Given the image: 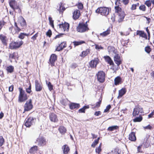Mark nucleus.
Here are the masks:
<instances>
[{
  "label": "nucleus",
  "instance_id": "1",
  "mask_svg": "<svg viewBox=\"0 0 154 154\" xmlns=\"http://www.w3.org/2000/svg\"><path fill=\"white\" fill-rule=\"evenodd\" d=\"M89 20L87 21L85 23H79L78 26L76 28L77 31L79 32L83 33L88 31L89 29L88 27V22Z\"/></svg>",
  "mask_w": 154,
  "mask_h": 154
},
{
  "label": "nucleus",
  "instance_id": "2",
  "mask_svg": "<svg viewBox=\"0 0 154 154\" xmlns=\"http://www.w3.org/2000/svg\"><path fill=\"white\" fill-rule=\"evenodd\" d=\"M20 94L18 97L19 102H22L24 101L27 99V96L24 91L23 90L22 88H19Z\"/></svg>",
  "mask_w": 154,
  "mask_h": 154
},
{
  "label": "nucleus",
  "instance_id": "3",
  "mask_svg": "<svg viewBox=\"0 0 154 154\" xmlns=\"http://www.w3.org/2000/svg\"><path fill=\"white\" fill-rule=\"evenodd\" d=\"M95 12L97 13H100L102 15L106 16L109 14V9L106 7H100L95 11Z\"/></svg>",
  "mask_w": 154,
  "mask_h": 154
},
{
  "label": "nucleus",
  "instance_id": "4",
  "mask_svg": "<svg viewBox=\"0 0 154 154\" xmlns=\"http://www.w3.org/2000/svg\"><path fill=\"white\" fill-rule=\"evenodd\" d=\"M23 43L22 41L19 42H11L9 45V48L11 49H16L19 48Z\"/></svg>",
  "mask_w": 154,
  "mask_h": 154
},
{
  "label": "nucleus",
  "instance_id": "5",
  "mask_svg": "<svg viewBox=\"0 0 154 154\" xmlns=\"http://www.w3.org/2000/svg\"><path fill=\"white\" fill-rule=\"evenodd\" d=\"M9 4L10 7L13 10L18 9L19 12H21V10L19 8L17 3L15 0H11L9 1Z\"/></svg>",
  "mask_w": 154,
  "mask_h": 154
},
{
  "label": "nucleus",
  "instance_id": "6",
  "mask_svg": "<svg viewBox=\"0 0 154 154\" xmlns=\"http://www.w3.org/2000/svg\"><path fill=\"white\" fill-rule=\"evenodd\" d=\"M98 80L101 83L105 81V74L103 71H99L96 74Z\"/></svg>",
  "mask_w": 154,
  "mask_h": 154
},
{
  "label": "nucleus",
  "instance_id": "7",
  "mask_svg": "<svg viewBox=\"0 0 154 154\" xmlns=\"http://www.w3.org/2000/svg\"><path fill=\"white\" fill-rule=\"evenodd\" d=\"M35 119L33 117H30L26 120L25 125L27 127H29L32 125H34L35 123Z\"/></svg>",
  "mask_w": 154,
  "mask_h": 154
},
{
  "label": "nucleus",
  "instance_id": "8",
  "mask_svg": "<svg viewBox=\"0 0 154 154\" xmlns=\"http://www.w3.org/2000/svg\"><path fill=\"white\" fill-rule=\"evenodd\" d=\"M32 100L30 99L27 101L24 106V110L25 111H28L32 108Z\"/></svg>",
  "mask_w": 154,
  "mask_h": 154
},
{
  "label": "nucleus",
  "instance_id": "9",
  "mask_svg": "<svg viewBox=\"0 0 154 154\" xmlns=\"http://www.w3.org/2000/svg\"><path fill=\"white\" fill-rule=\"evenodd\" d=\"M99 60L98 58H95L94 60H91L89 63L90 67L92 68H96L97 64L99 63Z\"/></svg>",
  "mask_w": 154,
  "mask_h": 154
},
{
  "label": "nucleus",
  "instance_id": "10",
  "mask_svg": "<svg viewBox=\"0 0 154 154\" xmlns=\"http://www.w3.org/2000/svg\"><path fill=\"white\" fill-rule=\"evenodd\" d=\"M107 49L109 53L114 56L116 55H118L117 51L116 49L113 46H109L107 48Z\"/></svg>",
  "mask_w": 154,
  "mask_h": 154
},
{
  "label": "nucleus",
  "instance_id": "11",
  "mask_svg": "<svg viewBox=\"0 0 154 154\" xmlns=\"http://www.w3.org/2000/svg\"><path fill=\"white\" fill-rule=\"evenodd\" d=\"M35 90L36 91H41L43 88L42 85L37 80H35Z\"/></svg>",
  "mask_w": 154,
  "mask_h": 154
},
{
  "label": "nucleus",
  "instance_id": "12",
  "mask_svg": "<svg viewBox=\"0 0 154 154\" xmlns=\"http://www.w3.org/2000/svg\"><path fill=\"white\" fill-rule=\"evenodd\" d=\"M36 143H37L38 145L43 146L46 144L45 140L43 138H39L36 140Z\"/></svg>",
  "mask_w": 154,
  "mask_h": 154
},
{
  "label": "nucleus",
  "instance_id": "13",
  "mask_svg": "<svg viewBox=\"0 0 154 154\" xmlns=\"http://www.w3.org/2000/svg\"><path fill=\"white\" fill-rule=\"evenodd\" d=\"M57 56L54 54H53L51 55L49 59V62L51 66H54L55 62L57 59Z\"/></svg>",
  "mask_w": 154,
  "mask_h": 154
},
{
  "label": "nucleus",
  "instance_id": "14",
  "mask_svg": "<svg viewBox=\"0 0 154 154\" xmlns=\"http://www.w3.org/2000/svg\"><path fill=\"white\" fill-rule=\"evenodd\" d=\"M50 119L51 121L57 122L58 121V119L56 115L53 113H50L49 115Z\"/></svg>",
  "mask_w": 154,
  "mask_h": 154
},
{
  "label": "nucleus",
  "instance_id": "15",
  "mask_svg": "<svg viewBox=\"0 0 154 154\" xmlns=\"http://www.w3.org/2000/svg\"><path fill=\"white\" fill-rule=\"evenodd\" d=\"M114 60L115 63L119 66L122 63V60L121 59L120 57L119 54L114 55Z\"/></svg>",
  "mask_w": 154,
  "mask_h": 154
},
{
  "label": "nucleus",
  "instance_id": "16",
  "mask_svg": "<svg viewBox=\"0 0 154 154\" xmlns=\"http://www.w3.org/2000/svg\"><path fill=\"white\" fill-rule=\"evenodd\" d=\"M60 27L63 28L64 31H68L69 29V25L68 23L65 22L64 24H60Z\"/></svg>",
  "mask_w": 154,
  "mask_h": 154
},
{
  "label": "nucleus",
  "instance_id": "17",
  "mask_svg": "<svg viewBox=\"0 0 154 154\" xmlns=\"http://www.w3.org/2000/svg\"><path fill=\"white\" fill-rule=\"evenodd\" d=\"M73 19H77L79 17L80 15V11L78 10H75L73 12Z\"/></svg>",
  "mask_w": 154,
  "mask_h": 154
},
{
  "label": "nucleus",
  "instance_id": "18",
  "mask_svg": "<svg viewBox=\"0 0 154 154\" xmlns=\"http://www.w3.org/2000/svg\"><path fill=\"white\" fill-rule=\"evenodd\" d=\"M137 35H139L140 37L145 38L146 39H147V37L146 33L143 31L137 30Z\"/></svg>",
  "mask_w": 154,
  "mask_h": 154
},
{
  "label": "nucleus",
  "instance_id": "19",
  "mask_svg": "<svg viewBox=\"0 0 154 154\" xmlns=\"http://www.w3.org/2000/svg\"><path fill=\"white\" fill-rule=\"evenodd\" d=\"M104 58L106 61L110 65H113L114 64L113 61L109 56H105L104 57Z\"/></svg>",
  "mask_w": 154,
  "mask_h": 154
},
{
  "label": "nucleus",
  "instance_id": "20",
  "mask_svg": "<svg viewBox=\"0 0 154 154\" xmlns=\"http://www.w3.org/2000/svg\"><path fill=\"white\" fill-rule=\"evenodd\" d=\"M129 139L130 140L133 141H134L136 140V138L134 132H132L129 135Z\"/></svg>",
  "mask_w": 154,
  "mask_h": 154
},
{
  "label": "nucleus",
  "instance_id": "21",
  "mask_svg": "<svg viewBox=\"0 0 154 154\" xmlns=\"http://www.w3.org/2000/svg\"><path fill=\"white\" fill-rule=\"evenodd\" d=\"M79 104L75 103H71L69 104V107L70 109H78L79 107Z\"/></svg>",
  "mask_w": 154,
  "mask_h": 154
},
{
  "label": "nucleus",
  "instance_id": "22",
  "mask_svg": "<svg viewBox=\"0 0 154 154\" xmlns=\"http://www.w3.org/2000/svg\"><path fill=\"white\" fill-rule=\"evenodd\" d=\"M62 149L63 154H67L70 150L69 146L67 145H63L62 147Z\"/></svg>",
  "mask_w": 154,
  "mask_h": 154
},
{
  "label": "nucleus",
  "instance_id": "23",
  "mask_svg": "<svg viewBox=\"0 0 154 154\" xmlns=\"http://www.w3.org/2000/svg\"><path fill=\"white\" fill-rule=\"evenodd\" d=\"M127 91L125 88H122L119 91V96L118 98L121 97L124 95L126 93Z\"/></svg>",
  "mask_w": 154,
  "mask_h": 154
},
{
  "label": "nucleus",
  "instance_id": "24",
  "mask_svg": "<svg viewBox=\"0 0 154 154\" xmlns=\"http://www.w3.org/2000/svg\"><path fill=\"white\" fill-rule=\"evenodd\" d=\"M139 106L137 105L135 106V107L134 109L133 112V116H136L138 115L139 114Z\"/></svg>",
  "mask_w": 154,
  "mask_h": 154
},
{
  "label": "nucleus",
  "instance_id": "25",
  "mask_svg": "<svg viewBox=\"0 0 154 154\" xmlns=\"http://www.w3.org/2000/svg\"><path fill=\"white\" fill-rule=\"evenodd\" d=\"M115 85H117L122 82V79L119 76H117L114 79Z\"/></svg>",
  "mask_w": 154,
  "mask_h": 154
},
{
  "label": "nucleus",
  "instance_id": "26",
  "mask_svg": "<svg viewBox=\"0 0 154 154\" xmlns=\"http://www.w3.org/2000/svg\"><path fill=\"white\" fill-rule=\"evenodd\" d=\"M58 130L59 131L60 133L62 134H64L66 131V129L63 126H60L58 128Z\"/></svg>",
  "mask_w": 154,
  "mask_h": 154
},
{
  "label": "nucleus",
  "instance_id": "27",
  "mask_svg": "<svg viewBox=\"0 0 154 154\" xmlns=\"http://www.w3.org/2000/svg\"><path fill=\"white\" fill-rule=\"evenodd\" d=\"M110 28L109 27L106 31L100 33V35H101L103 36H105L109 34L110 33Z\"/></svg>",
  "mask_w": 154,
  "mask_h": 154
},
{
  "label": "nucleus",
  "instance_id": "28",
  "mask_svg": "<svg viewBox=\"0 0 154 154\" xmlns=\"http://www.w3.org/2000/svg\"><path fill=\"white\" fill-rule=\"evenodd\" d=\"M89 106L88 105L85 106L79 110V113H85V109H88Z\"/></svg>",
  "mask_w": 154,
  "mask_h": 154
},
{
  "label": "nucleus",
  "instance_id": "29",
  "mask_svg": "<svg viewBox=\"0 0 154 154\" xmlns=\"http://www.w3.org/2000/svg\"><path fill=\"white\" fill-rule=\"evenodd\" d=\"M0 39L1 40L3 44L5 45L6 44V37L3 35H0Z\"/></svg>",
  "mask_w": 154,
  "mask_h": 154
},
{
  "label": "nucleus",
  "instance_id": "30",
  "mask_svg": "<svg viewBox=\"0 0 154 154\" xmlns=\"http://www.w3.org/2000/svg\"><path fill=\"white\" fill-rule=\"evenodd\" d=\"M125 12L122 11L118 14L119 16L120 19H123L125 16Z\"/></svg>",
  "mask_w": 154,
  "mask_h": 154
},
{
  "label": "nucleus",
  "instance_id": "31",
  "mask_svg": "<svg viewBox=\"0 0 154 154\" xmlns=\"http://www.w3.org/2000/svg\"><path fill=\"white\" fill-rule=\"evenodd\" d=\"M14 67L12 66H10L7 67L6 70L8 72L12 73L14 71Z\"/></svg>",
  "mask_w": 154,
  "mask_h": 154
},
{
  "label": "nucleus",
  "instance_id": "32",
  "mask_svg": "<svg viewBox=\"0 0 154 154\" xmlns=\"http://www.w3.org/2000/svg\"><path fill=\"white\" fill-rule=\"evenodd\" d=\"M85 41H74L73 42L74 45L75 46H77L79 45H81L82 44L85 43Z\"/></svg>",
  "mask_w": 154,
  "mask_h": 154
},
{
  "label": "nucleus",
  "instance_id": "33",
  "mask_svg": "<svg viewBox=\"0 0 154 154\" xmlns=\"http://www.w3.org/2000/svg\"><path fill=\"white\" fill-rule=\"evenodd\" d=\"M118 128V127L116 125L112 126L109 127L107 130L109 131H112L114 130H116Z\"/></svg>",
  "mask_w": 154,
  "mask_h": 154
},
{
  "label": "nucleus",
  "instance_id": "34",
  "mask_svg": "<svg viewBox=\"0 0 154 154\" xmlns=\"http://www.w3.org/2000/svg\"><path fill=\"white\" fill-rule=\"evenodd\" d=\"M37 147H38L36 146H34L29 149V152L31 153H33L34 152L36 151L37 150Z\"/></svg>",
  "mask_w": 154,
  "mask_h": 154
},
{
  "label": "nucleus",
  "instance_id": "35",
  "mask_svg": "<svg viewBox=\"0 0 154 154\" xmlns=\"http://www.w3.org/2000/svg\"><path fill=\"white\" fill-rule=\"evenodd\" d=\"M69 100L67 99H63L61 101V103L64 106L67 105L68 103Z\"/></svg>",
  "mask_w": 154,
  "mask_h": 154
},
{
  "label": "nucleus",
  "instance_id": "36",
  "mask_svg": "<svg viewBox=\"0 0 154 154\" xmlns=\"http://www.w3.org/2000/svg\"><path fill=\"white\" fill-rule=\"evenodd\" d=\"M142 117L141 116H140L139 117H137L134 119L133 121L134 122H140L142 120Z\"/></svg>",
  "mask_w": 154,
  "mask_h": 154
},
{
  "label": "nucleus",
  "instance_id": "37",
  "mask_svg": "<svg viewBox=\"0 0 154 154\" xmlns=\"http://www.w3.org/2000/svg\"><path fill=\"white\" fill-rule=\"evenodd\" d=\"M29 34H26L24 33H21L19 35L18 37L19 38L21 39H23L26 36H28Z\"/></svg>",
  "mask_w": 154,
  "mask_h": 154
},
{
  "label": "nucleus",
  "instance_id": "38",
  "mask_svg": "<svg viewBox=\"0 0 154 154\" xmlns=\"http://www.w3.org/2000/svg\"><path fill=\"white\" fill-rule=\"evenodd\" d=\"M115 12L116 13H118V14L121 12V11H122V8L118 6H116L115 7Z\"/></svg>",
  "mask_w": 154,
  "mask_h": 154
},
{
  "label": "nucleus",
  "instance_id": "39",
  "mask_svg": "<svg viewBox=\"0 0 154 154\" xmlns=\"http://www.w3.org/2000/svg\"><path fill=\"white\" fill-rule=\"evenodd\" d=\"M90 51L89 49H87L86 51H83L82 52V56L84 57L86 56L88 54L90 53Z\"/></svg>",
  "mask_w": 154,
  "mask_h": 154
},
{
  "label": "nucleus",
  "instance_id": "40",
  "mask_svg": "<svg viewBox=\"0 0 154 154\" xmlns=\"http://www.w3.org/2000/svg\"><path fill=\"white\" fill-rule=\"evenodd\" d=\"M16 53L15 52H14L13 54H9V58L11 59H15L16 57Z\"/></svg>",
  "mask_w": 154,
  "mask_h": 154
},
{
  "label": "nucleus",
  "instance_id": "41",
  "mask_svg": "<svg viewBox=\"0 0 154 154\" xmlns=\"http://www.w3.org/2000/svg\"><path fill=\"white\" fill-rule=\"evenodd\" d=\"M20 23L22 26L24 27L26 25L25 20H20Z\"/></svg>",
  "mask_w": 154,
  "mask_h": 154
},
{
  "label": "nucleus",
  "instance_id": "42",
  "mask_svg": "<svg viewBox=\"0 0 154 154\" xmlns=\"http://www.w3.org/2000/svg\"><path fill=\"white\" fill-rule=\"evenodd\" d=\"M60 8L59 9V11L60 12H62L65 10V8L64 7L62 6V3L61 2L60 3Z\"/></svg>",
  "mask_w": 154,
  "mask_h": 154
},
{
  "label": "nucleus",
  "instance_id": "43",
  "mask_svg": "<svg viewBox=\"0 0 154 154\" xmlns=\"http://www.w3.org/2000/svg\"><path fill=\"white\" fill-rule=\"evenodd\" d=\"M4 142V139L2 136H0V146H2Z\"/></svg>",
  "mask_w": 154,
  "mask_h": 154
},
{
  "label": "nucleus",
  "instance_id": "44",
  "mask_svg": "<svg viewBox=\"0 0 154 154\" xmlns=\"http://www.w3.org/2000/svg\"><path fill=\"white\" fill-rule=\"evenodd\" d=\"M48 86L50 91H51L53 89V86L50 82H49L48 84Z\"/></svg>",
  "mask_w": 154,
  "mask_h": 154
},
{
  "label": "nucleus",
  "instance_id": "45",
  "mask_svg": "<svg viewBox=\"0 0 154 154\" xmlns=\"http://www.w3.org/2000/svg\"><path fill=\"white\" fill-rule=\"evenodd\" d=\"M145 50L146 52L148 53H149L151 51V49L149 46H148L145 48Z\"/></svg>",
  "mask_w": 154,
  "mask_h": 154
},
{
  "label": "nucleus",
  "instance_id": "46",
  "mask_svg": "<svg viewBox=\"0 0 154 154\" xmlns=\"http://www.w3.org/2000/svg\"><path fill=\"white\" fill-rule=\"evenodd\" d=\"M46 35L47 36L50 37L52 35V32L51 29H49L46 33Z\"/></svg>",
  "mask_w": 154,
  "mask_h": 154
},
{
  "label": "nucleus",
  "instance_id": "47",
  "mask_svg": "<svg viewBox=\"0 0 154 154\" xmlns=\"http://www.w3.org/2000/svg\"><path fill=\"white\" fill-rule=\"evenodd\" d=\"M102 98H100L99 100V101L96 103V106L95 107H99L101 103Z\"/></svg>",
  "mask_w": 154,
  "mask_h": 154
},
{
  "label": "nucleus",
  "instance_id": "48",
  "mask_svg": "<svg viewBox=\"0 0 154 154\" xmlns=\"http://www.w3.org/2000/svg\"><path fill=\"white\" fill-rule=\"evenodd\" d=\"M139 9L143 11H145L146 10V7L144 5H141L139 7Z\"/></svg>",
  "mask_w": 154,
  "mask_h": 154
},
{
  "label": "nucleus",
  "instance_id": "49",
  "mask_svg": "<svg viewBox=\"0 0 154 154\" xmlns=\"http://www.w3.org/2000/svg\"><path fill=\"white\" fill-rule=\"evenodd\" d=\"M60 46L62 47V48L63 49V48H65L66 46V42H64L61 43L60 44Z\"/></svg>",
  "mask_w": 154,
  "mask_h": 154
},
{
  "label": "nucleus",
  "instance_id": "50",
  "mask_svg": "<svg viewBox=\"0 0 154 154\" xmlns=\"http://www.w3.org/2000/svg\"><path fill=\"white\" fill-rule=\"evenodd\" d=\"M111 108V105H109L106 107V109L104 110V112H108Z\"/></svg>",
  "mask_w": 154,
  "mask_h": 154
},
{
  "label": "nucleus",
  "instance_id": "51",
  "mask_svg": "<svg viewBox=\"0 0 154 154\" xmlns=\"http://www.w3.org/2000/svg\"><path fill=\"white\" fill-rule=\"evenodd\" d=\"M101 151V144H100L99 146L96 149V152L97 153H99Z\"/></svg>",
  "mask_w": 154,
  "mask_h": 154
},
{
  "label": "nucleus",
  "instance_id": "52",
  "mask_svg": "<svg viewBox=\"0 0 154 154\" xmlns=\"http://www.w3.org/2000/svg\"><path fill=\"white\" fill-rule=\"evenodd\" d=\"M77 64L75 63H72L71 65V67L72 69H75L77 67Z\"/></svg>",
  "mask_w": 154,
  "mask_h": 154
},
{
  "label": "nucleus",
  "instance_id": "53",
  "mask_svg": "<svg viewBox=\"0 0 154 154\" xmlns=\"http://www.w3.org/2000/svg\"><path fill=\"white\" fill-rule=\"evenodd\" d=\"M95 48L97 49L100 50L103 49V48L102 47L98 45H96Z\"/></svg>",
  "mask_w": 154,
  "mask_h": 154
},
{
  "label": "nucleus",
  "instance_id": "54",
  "mask_svg": "<svg viewBox=\"0 0 154 154\" xmlns=\"http://www.w3.org/2000/svg\"><path fill=\"white\" fill-rule=\"evenodd\" d=\"M31 85H30L28 88L26 89V91L27 93L30 94L31 92Z\"/></svg>",
  "mask_w": 154,
  "mask_h": 154
},
{
  "label": "nucleus",
  "instance_id": "55",
  "mask_svg": "<svg viewBox=\"0 0 154 154\" xmlns=\"http://www.w3.org/2000/svg\"><path fill=\"white\" fill-rule=\"evenodd\" d=\"M78 8L80 9H82L83 7V5L81 3H79L78 5Z\"/></svg>",
  "mask_w": 154,
  "mask_h": 154
},
{
  "label": "nucleus",
  "instance_id": "56",
  "mask_svg": "<svg viewBox=\"0 0 154 154\" xmlns=\"http://www.w3.org/2000/svg\"><path fill=\"white\" fill-rule=\"evenodd\" d=\"M150 0L147 1L145 2V4L148 7H150L151 5V2Z\"/></svg>",
  "mask_w": 154,
  "mask_h": 154
},
{
  "label": "nucleus",
  "instance_id": "57",
  "mask_svg": "<svg viewBox=\"0 0 154 154\" xmlns=\"http://www.w3.org/2000/svg\"><path fill=\"white\" fill-rule=\"evenodd\" d=\"M4 25V22L3 20L0 21V31Z\"/></svg>",
  "mask_w": 154,
  "mask_h": 154
},
{
  "label": "nucleus",
  "instance_id": "58",
  "mask_svg": "<svg viewBox=\"0 0 154 154\" xmlns=\"http://www.w3.org/2000/svg\"><path fill=\"white\" fill-rule=\"evenodd\" d=\"M143 128L145 129L151 130L152 128V127L150 125H148L146 126H143Z\"/></svg>",
  "mask_w": 154,
  "mask_h": 154
},
{
  "label": "nucleus",
  "instance_id": "59",
  "mask_svg": "<svg viewBox=\"0 0 154 154\" xmlns=\"http://www.w3.org/2000/svg\"><path fill=\"white\" fill-rule=\"evenodd\" d=\"M50 25L52 26L53 28H54V21L53 20H49Z\"/></svg>",
  "mask_w": 154,
  "mask_h": 154
},
{
  "label": "nucleus",
  "instance_id": "60",
  "mask_svg": "<svg viewBox=\"0 0 154 154\" xmlns=\"http://www.w3.org/2000/svg\"><path fill=\"white\" fill-rule=\"evenodd\" d=\"M62 48V47L61 46H60V45L56 48V50L57 51H60L63 50Z\"/></svg>",
  "mask_w": 154,
  "mask_h": 154
},
{
  "label": "nucleus",
  "instance_id": "61",
  "mask_svg": "<svg viewBox=\"0 0 154 154\" xmlns=\"http://www.w3.org/2000/svg\"><path fill=\"white\" fill-rule=\"evenodd\" d=\"M38 33H36L35 35H34L33 36H32L31 38V39H33L34 41L36 39V38L38 36Z\"/></svg>",
  "mask_w": 154,
  "mask_h": 154
},
{
  "label": "nucleus",
  "instance_id": "62",
  "mask_svg": "<svg viewBox=\"0 0 154 154\" xmlns=\"http://www.w3.org/2000/svg\"><path fill=\"white\" fill-rule=\"evenodd\" d=\"M120 0H116L115 2V5L116 6H119L121 4Z\"/></svg>",
  "mask_w": 154,
  "mask_h": 154
},
{
  "label": "nucleus",
  "instance_id": "63",
  "mask_svg": "<svg viewBox=\"0 0 154 154\" xmlns=\"http://www.w3.org/2000/svg\"><path fill=\"white\" fill-rule=\"evenodd\" d=\"M64 35L63 34H60L59 35H57L56 36H55V37L54 38L55 39H56L57 38H59L60 37H61L62 36Z\"/></svg>",
  "mask_w": 154,
  "mask_h": 154
},
{
  "label": "nucleus",
  "instance_id": "64",
  "mask_svg": "<svg viewBox=\"0 0 154 154\" xmlns=\"http://www.w3.org/2000/svg\"><path fill=\"white\" fill-rule=\"evenodd\" d=\"M101 112L100 111H96V112L94 114L96 116H98L100 115H101Z\"/></svg>",
  "mask_w": 154,
  "mask_h": 154
}]
</instances>
